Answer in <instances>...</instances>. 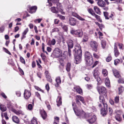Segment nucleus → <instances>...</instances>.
Masks as SVG:
<instances>
[{
	"instance_id": "7c9ffc66",
	"label": "nucleus",
	"mask_w": 124,
	"mask_h": 124,
	"mask_svg": "<svg viewBox=\"0 0 124 124\" xmlns=\"http://www.w3.org/2000/svg\"><path fill=\"white\" fill-rule=\"evenodd\" d=\"M105 83L107 86H109L110 85V82L108 78H106L105 80Z\"/></svg>"
},
{
	"instance_id": "0eeeda50",
	"label": "nucleus",
	"mask_w": 124,
	"mask_h": 124,
	"mask_svg": "<svg viewBox=\"0 0 124 124\" xmlns=\"http://www.w3.org/2000/svg\"><path fill=\"white\" fill-rule=\"evenodd\" d=\"M68 46V53L70 56H71V51L70 49L72 48L73 47V42L72 40H69L67 42Z\"/></svg>"
},
{
	"instance_id": "20e7f679",
	"label": "nucleus",
	"mask_w": 124,
	"mask_h": 124,
	"mask_svg": "<svg viewBox=\"0 0 124 124\" xmlns=\"http://www.w3.org/2000/svg\"><path fill=\"white\" fill-rule=\"evenodd\" d=\"M97 89L100 94H102L106 96L107 95V91L106 88L104 87L103 86L100 87L97 86Z\"/></svg>"
},
{
	"instance_id": "412c9836",
	"label": "nucleus",
	"mask_w": 124,
	"mask_h": 124,
	"mask_svg": "<svg viewBox=\"0 0 124 124\" xmlns=\"http://www.w3.org/2000/svg\"><path fill=\"white\" fill-rule=\"evenodd\" d=\"M74 89L76 90L77 93L79 94L82 93V90L79 86H77L74 87Z\"/></svg>"
},
{
	"instance_id": "e433bc0d",
	"label": "nucleus",
	"mask_w": 124,
	"mask_h": 124,
	"mask_svg": "<svg viewBox=\"0 0 124 124\" xmlns=\"http://www.w3.org/2000/svg\"><path fill=\"white\" fill-rule=\"evenodd\" d=\"M94 16H95V17L96 18L98 21H99L101 22H102V20L101 19L100 16H99L95 14V15H94Z\"/></svg>"
},
{
	"instance_id": "aec40b11",
	"label": "nucleus",
	"mask_w": 124,
	"mask_h": 124,
	"mask_svg": "<svg viewBox=\"0 0 124 124\" xmlns=\"http://www.w3.org/2000/svg\"><path fill=\"white\" fill-rule=\"evenodd\" d=\"M37 8L36 6H33L30 8V10L29 12L31 13H32L35 12L37 9Z\"/></svg>"
},
{
	"instance_id": "7ed1b4c3",
	"label": "nucleus",
	"mask_w": 124,
	"mask_h": 124,
	"mask_svg": "<svg viewBox=\"0 0 124 124\" xmlns=\"http://www.w3.org/2000/svg\"><path fill=\"white\" fill-rule=\"evenodd\" d=\"M70 32L72 34H75L80 37H82L83 35L82 31L80 30H75L72 29L70 30Z\"/></svg>"
},
{
	"instance_id": "5fc2aeb1",
	"label": "nucleus",
	"mask_w": 124,
	"mask_h": 124,
	"mask_svg": "<svg viewBox=\"0 0 124 124\" xmlns=\"http://www.w3.org/2000/svg\"><path fill=\"white\" fill-rule=\"evenodd\" d=\"M3 49L4 50L5 52L9 54L10 55L11 54L10 52L5 47H3Z\"/></svg>"
},
{
	"instance_id": "4d7b16f0",
	"label": "nucleus",
	"mask_w": 124,
	"mask_h": 124,
	"mask_svg": "<svg viewBox=\"0 0 124 124\" xmlns=\"http://www.w3.org/2000/svg\"><path fill=\"white\" fill-rule=\"evenodd\" d=\"M47 3V5H48L49 6H51L52 5V4L51 2V0H48V2Z\"/></svg>"
},
{
	"instance_id": "1a4fd4ad",
	"label": "nucleus",
	"mask_w": 124,
	"mask_h": 124,
	"mask_svg": "<svg viewBox=\"0 0 124 124\" xmlns=\"http://www.w3.org/2000/svg\"><path fill=\"white\" fill-rule=\"evenodd\" d=\"M72 106L73 110L76 114L77 116H79L81 115V112L80 110L78 109L75 103H72Z\"/></svg>"
},
{
	"instance_id": "c756f323",
	"label": "nucleus",
	"mask_w": 124,
	"mask_h": 124,
	"mask_svg": "<svg viewBox=\"0 0 124 124\" xmlns=\"http://www.w3.org/2000/svg\"><path fill=\"white\" fill-rule=\"evenodd\" d=\"M76 99L78 100H79L83 103H84V102L83 98L80 95H77L76 96Z\"/></svg>"
},
{
	"instance_id": "2eb2a0df",
	"label": "nucleus",
	"mask_w": 124,
	"mask_h": 124,
	"mask_svg": "<svg viewBox=\"0 0 124 124\" xmlns=\"http://www.w3.org/2000/svg\"><path fill=\"white\" fill-rule=\"evenodd\" d=\"M95 0L97 1V3L100 7H104L106 5L105 2L103 0Z\"/></svg>"
},
{
	"instance_id": "cd10ccee",
	"label": "nucleus",
	"mask_w": 124,
	"mask_h": 124,
	"mask_svg": "<svg viewBox=\"0 0 124 124\" xmlns=\"http://www.w3.org/2000/svg\"><path fill=\"white\" fill-rule=\"evenodd\" d=\"M12 111L17 115H19L22 113V111L21 110H16L14 108L12 109Z\"/></svg>"
},
{
	"instance_id": "f3484780",
	"label": "nucleus",
	"mask_w": 124,
	"mask_h": 124,
	"mask_svg": "<svg viewBox=\"0 0 124 124\" xmlns=\"http://www.w3.org/2000/svg\"><path fill=\"white\" fill-rule=\"evenodd\" d=\"M87 64L89 66L91 65L93 63V60L92 57L90 58H89L85 59Z\"/></svg>"
},
{
	"instance_id": "ea45409f",
	"label": "nucleus",
	"mask_w": 124,
	"mask_h": 124,
	"mask_svg": "<svg viewBox=\"0 0 124 124\" xmlns=\"http://www.w3.org/2000/svg\"><path fill=\"white\" fill-rule=\"evenodd\" d=\"M32 124H37V122L36 118H33L31 121Z\"/></svg>"
},
{
	"instance_id": "5701e85b",
	"label": "nucleus",
	"mask_w": 124,
	"mask_h": 124,
	"mask_svg": "<svg viewBox=\"0 0 124 124\" xmlns=\"http://www.w3.org/2000/svg\"><path fill=\"white\" fill-rule=\"evenodd\" d=\"M113 73L114 76L117 78H119L120 76L118 71L117 70L114 69L113 70Z\"/></svg>"
},
{
	"instance_id": "9b49d317",
	"label": "nucleus",
	"mask_w": 124,
	"mask_h": 124,
	"mask_svg": "<svg viewBox=\"0 0 124 124\" xmlns=\"http://www.w3.org/2000/svg\"><path fill=\"white\" fill-rule=\"evenodd\" d=\"M99 101L100 103H99V102L98 106L100 108L102 107V105L104 106V105L105 104H107L104 101V99L103 96L102 95H101L99 98Z\"/></svg>"
},
{
	"instance_id": "864d4df0",
	"label": "nucleus",
	"mask_w": 124,
	"mask_h": 124,
	"mask_svg": "<svg viewBox=\"0 0 124 124\" xmlns=\"http://www.w3.org/2000/svg\"><path fill=\"white\" fill-rule=\"evenodd\" d=\"M120 60L118 59H117L114 60V64L116 65L117 63H119Z\"/></svg>"
},
{
	"instance_id": "473e14b6",
	"label": "nucleus",
	"mask_w": 124,
	"mask_h": 124,
	"mask_svg": "<svg viewBox=\"0 0 124 124\" xmlns=\"http://www.w3.org/2000/svg\"><path fill=\"white\" fill-rule=\"evenodd\" d=\"M116 119V120L118 121H120L121 120V118L120 115L117 114L115 116Z\"/></svg>"
},
{
	"instance_id": "dca6fc26",
	"label": "nucleus",
	"mask_w": 124,
	"mask_h": 124,
	"mask_svg": "<svg viewBox=\"0 0 124 124\" xmlns=\"http://www.w3.org/2000/svg\"><path fill=\"white\" fill-rule=\"evenodd\" d=\"M117 43H115L114 45V53L115 56L116 57H117L119 55L120 53L117 49L116 45H117Z\"/></svg>"
},
{
	"instance_id": "b1692460",
	"label": "nucleus",
	"mask_w": 124,
	"mask_h": 124,
	"mask_svg": "<svg viewBox=\"0 0 124 124\" xmlns=\"http://www.w3.org/2000/svg\"><path fill=\"white\" fill-rule=\"evenodd\" d=\"M56 43V41L55 39H53L52 40L49 41L47 43V44L49 46L52 45H54Z\"/></svg>"
},
{
	"instance_id": "6e6552de",
	"label": "nucleus",
	"mask_w": 124,
	"mask_h": 124,
	"mask_svg": "<svg viewBox=\"0 0 124 124\" xmlns=\"http://www.w3.org/2000/svg\"><path fill=\"white\" fill-rule=\"evenodd\" d=\"M88 116L89 117L92 116L91 118L87 120V121L89 123L93 124L95 122L96 119V118L95 116L93 115L92 113H89L88 114Z\"/></svg>"
},
{
	"instance_id": "a18cd8bd",
	"label": "nucleus",
	"mask_w": 124,
	"mask_h": 124,
	"mask_svg": "<svg viewBox=\"0 0 124 124\" xmlns=\"http://www.w3.org/2000/svg\"><path fill=\"white\" fill-rule=\"evenodd\" d=\"M115 103H119V97L116 96L115 98Z\"/></svg>"
},
{
	"instance_id": "e2e57ef3",
	"label": "nucleus",
	"mask_w": 124,
	"mask_h": 124,
	"mask_svg": "<svg viewBox=\"0 0 124 124\" xmlns=\"http://www.w3.org/2000/svg\"><path fill=\"white\" fill-rule=\"evenodd\" d=\"M99 27L101 30L104 27V25L101 23L99 25Z\"/></svg>"
},
{
	"instance_id": "0e129e2a",
	"label": "nucleus",
	"mask_w": 124,
	"mask_h": 124,
	"mask_svg": "<svg viewBox=\"0 0 124 124\" xmlns=\"http://www.w3.org/2000/svg\"><path fill=\"white\" fill-rule=\"evenodd\" d=\"M16 94L18 97H20L21 96V93L19 91H17L16 92Z\"/></svg>"
},
{
	"instance_id": "680f3d73",
	"label": "nucleus",
	"mask_w": 124,
	"mask_h": 124,
	"mask_svg": "<svg viewBox=\"0 0 124 124\" xmlns=\"http://www.w3.org/2000/svg\"><path fill=\"white\" fill-rule=\"evenodd\" d=\"M4 28L3 26H2L0 27V32H2L4 30Z\"/></svg>"
},
{
	"instance_id": "a19ab883",
	"label": "nucleus",
	"mask_w": 124,
	"mask_h": 124,
	"mask_svg": "<svg viewBox=\"0 0 124 124\" xmlns=\"http://www.w3.org/2000/svg\"><path fill=\"white\" fill-rule=\"evenodd\" d=\"M88 37L86 36H84L83 37L82 41L83 42H86L88 40Z\"/></svg>"
},
{
	"instance_id": "13d9d810",
	"label": "nucleus",
	"mask_w": 124,
	"mask_h": 124,
	"mask_svg": "<svg viewBox=\"0 0 124 124\" xmlns=\"http://www.w3.org/2000/svg\"><path fill=\"white\" fill-rule=\"evenodd\" d=\"M59 31L58 29L57 28H55L52 30V32H58Z\"/></svg>"
},
{
	"instance_id": "393cba45",
	"label": "nucleus",
	"mask_w": 124,
	"mask_h": 124,
	"mask_svg": "<svg viewBox=\"0 0 124 124\" xmlns=\"http://www.w3.org/2000/svg\"><path fill=\"white\" fill-rule=\"evenodd\" d=\"M62 99L60 96H58L56 100L57 104V106H59L62 104Z\"/></svg>"
},
{
	"instance_id": "f8f14e48",
	"label": "nucleus",
	"mask_w": 124,
	"mask_h": 124,
	"mask_svg": "<svg viewBox=\"0 0 124 124\" xmlns=\"http://www.w3.org/2000/svg\"><path fill=\"white\" fill-rule=\"evenodd\" d=\"M69 23L71 25L74 26L78 23V21L75 18L70 17L69 19Z\"/></svg>"
},
{
	"instance_id": "8fccbe9b",
	"label": "nucleus",
	"mask_w": 124,
	"mask_h": 124,
	"mask_svg": "<svg viewBox=\"0 0 124 124\" xmlns=\"http://www.w3.org/2000/svg\"><path fill=\"white\" fill-rule=\"evenodd\" d=\"M47 80L50 82H52V79L51 78V77L50 76H48V77H46Z\"/></svg>"
},
{
	"instance_id": "6ab92c4d",
	"label": "nucleus",
	"mask_w": 124,
	"mask_h": 124,
	"mask_svg": "<svg viewBox=\"0 0 124 124\" xmlns=\"http://www.w3.org/2000/svg\"><path fill=\"white\" fill-rule=\"evenodd\" d=\"M55 81L56 82V84L55 85L56 87H58L59 86V85L61 83V82L60 77H57L55 79Z\"/></svg>"
},
{
	"instance_id": "3c124183",
	"label": "nucleus",
	"mask_w": 124,
	"mask_h": 124,
	"mask_svg": "<svg viewBox=\"0 0 124 124\" xmlns=\"http://www.w3.org/2000/svg\"><path fill=\"white\" fill-rule=\"evenodd\" d=\"M28 108L30 110H31L33 108L31 104H29L28 106Z\"/></svg>"
},
{
	"instance_id": "37998d69",
	"label": "nucleus",
	"mask_w": 124,
	"mask_h": 124,
	"mask_svg": "<svg viewBox=\"0 0 124 124\" xmlns=\"http://www.w3.org/2000/svg\"><path fill=\"white\" fill-rule=\"evenodd\" d=\"M76 17L78 19L81 21H84L85 20V19L84 18H83L79 15H77Z\"/></svg>"
},
{
	"instance_id": "39448f33",
	"label": "nucleus",
	"mask_w": 124,
	"mask_h": 124,
	"mask_svg": "<svg viewBox=\"0 0 124 124\" xmlns=\"http://www.w3.org/2000/svg\"><path fill=\"white\" fill-rule=\"evenodd\" d=\"M62 52L61 50L58 48H55L53 52L54 55L56 57H58L62 56Z\"/></svg>"
},
{
	"instance_id": "79ce46f5",
	"label": "nucleus",
	"mask_w": 124,
	"mask_h": 124,
	"mask_svg": "<svg viewBox=\"0 0 124 124\" xmlns=\"http://www.w3.org/2000/svg\"><path fill=\"white\" fill-rule=\"evenodd\" d=\"M56 16L57 17H58L59 18L62 20H63L65 19V17L64 16L61 15L59 14H57Z\"/></svg>"
},
{
	"instance_id": "49530a36",
	"label": "nucleus",
	"mask_w": 124,
	"mask_h": 124,
	"mask_svg": "<svg viewBox=\"0 0 124 124\" xmlns=\"http://www.w3.org/2000/svg\"><path fill=\"white\" fill-rule=\"evenodd\" d=\"M20 61L23 63L24 64H25V62L23 58L22 57H20Z\"/></svg>"
},
{
	"instance_id": "774afa93",
	"label": "nucleus",
	"mask_w": 124,
	"mask_h": 124,
	"mask_svg": "<svg viewBox=\"0 0 124 124\" xmlns=\"http://www.w3.org/2000/svg\"><path fill=\"white\" fill-rule=\"evenodd\" d=\"M117 43V45H118V46H119V48H120V49H122V47H123V45L122 44H119L118 43Z\"/></svg>"
},
{
	"instance_id": "a211bd4d",
	"label": "nucleus",
	"mask_w": 124,
	"mask_h": 124,
	"mask_svg": "<svg viewBox=\"0 0 124 124\" xmlns=\"http://www.w3.org/2000/svg\"><path fill=\"white\" fill-rule=\"evenodd\" d=\"M40 113L43 119H45L47 117V115L46 112L44 110H42L40 111Z\"/></svg>"
},
{
	"instance_id": "ddd939ff",
	"label": "nucleus",
	"mask_w": 124,
	"mask_h": 124,
	"mask_svg": "<svg viewBox=\"0 0 124 124\" xmlns=\"http://www.w3.org/2000/svg\"><path fill=\"white\" fill-rule=\"evenodd\" d=\"M57 7L55 8V7H52L51 8V10L52 12L54 13H58L59 11H61V10L60 9L58 8L59 5L60 6V4L59 3H57Z\"/></svg>"
},
{
	"instance_id": "6e6d98bb",
	"label": "nucleus",
	"mask_w": 124,
	"mask_h": 124,
	"mask_svg": "<svg viewBox=\"0 0 124 124\" xmlns=\"http://www.w3.org/2000/svg\"><path fill=\"white\" fill-rule=\"evenodd\" d=\"M109 114L110 115H111L113 112V110L112 108H109L108 109Z\"/></svg>"
},
{
	"instance_id": "338daca9",
	"label": "nucleus",
	"mask_w": 124,
	"mask_h": 124,
	"mask_svg": "<svg viewBox=\"0 0 124 124\" xmlns=\"http://www.w3.org/2000/svg\"><path fill=\"white\" fill-rule=\"evenodd\" d=\"M4 116L6 120H8V119L9 118L7 116V113L6 112L5 113H4Z\"/></svg>"
},
{
	"instance_id": "4be33fe9",
	"label": "nucleus",
	"mask_w": 124,
	"mask_h": 124,
	"mask_svg": "<svg viewBox=\"0 0 124 124\" xmlns=\"http://www.w3.org/2000/svg\"><path fill=\"white\" fill-rule=\"evenodd\" d=\"M13 121L15 123L18 124L19 122V120L18 118L16 116H14L12 117Z\"/></svg>"
},
{
	"instance_id": "f257e3e1",
	"label": "nucleus",
	"mask_w": 124,
	"mask_h": 124,
	"mask_svg": "<svg viewBox=\"0 0 124 124\" xmlns=\"http://www.w3.org/2000/svg\"><path fill=\"white\" fill-rule=\"evenodd\" d=\"M75 49L73 52L77 64L79 63L81 61L82 51L80 45L77 44L75 46Z\"/></svg>"
},
{
	"instance_id": "bf43d9fd",
	"label": "nucleus",
	"mask_w": 124,
	"mask_h": 124,
	"mask_svg": "<svg viewBox=\"0 0 124 124\" xmlns=\"http://www.w3.org/2000/svg\"><path fill=\"white\" fill-rule=\"evenodd\" d=\"M7 107L9 109L12 110V109H13V108L12 106L10 104H8Z\"/></svg>"
},
{
	"instance_id": "052dcab7",
	"label": "nucleus",
	"mask_w": 124,
	"mask_h": 124,
	"mask_svg": "<svg viewBox=\"0 0 124 124\" xmlns=\"http://www.w3.org/2000/svg\"><path fill=\"white\" fill-rule=\"evenodd\" d=\"M28 31V28H26L24 31V32L22 34L25 35Z\"/></svg>"
},
{
	"instance_id": "c03bdc74",
	"label": "nucleus",
	"mask_w": 124,
	"mask_h": 124,
	"mask_svg": "<svg viewBox=\"0 0 124 124\" xmlns=\"http://www.w3.org/2000/svg\"><path fill=\"white\" fill-rule=\"evenodd\" d=\"M76 17L78 19L81 21H84L85 20V19L84 18H83L79 15H77Z\"/></svg>"
},
{
	"instance_id": "423d86ee",
	"label": "nucleus",
	"mask_w": 124,
	"mask_h": 124,
	"mask_svg": "<svg viewBox=\"0 0 124 124\" xmlns=\"http://www.w3.org/2000/svg\"><path fill=\"white\" fill-rule=\"evenodd\" d=\"M90 45L93 50L95 52L97 51L98 46V44L96 42L91 41L89 43Z\"/></svg>"
},
{
	"instance_id": "9d476101",
	"label": "nucleus",
	"mask_w": 124,
	"mask_h": 124,
	"mask_svg": "<svg viewBox=\"0 0 124 124\" xmlns=\"http://www.w3.org/2000/svg\"><path fill=\"white\" fill-rule=\"evenodd\" d=\"M101 113L103 116L106 115L107 112V104H105L103 108H102L101 110Z\"/></svg>"
},
{
	"instance_id": "de8ad7c7",
	"label": "nucleus",
	"mask_w": 124,
	"mask_h": 124,
	"mask_svg": "<svg viewBox=\"0 0 124 124\" xmlns=\"http://www.w3.org/2000/svg\"><path fill=\"white\" fill-rule=\"evenodd\" d=\"M118 82L119 83H124V80L123 79L120 78L118 80Z\"/></svg>"
},
{
	"instance_id": "4468645a",
	"label": "nucleus",
	"mask_w": 124,
	"mask_h": 124,
	"mask_svg": "<svg viewBox=\"0 0 124 124\" xmlns=\"http://www.w3.org/2000/svg\"><path fill=\"white\" fill-rule=\"evenodd\" d=\"M31 95V93L30 91L26 89L25 90L24 97L25 99L27 100L29 99Z\"/></svg>"
},
{
	"instance_id": "c85d7f7f",
	"label": "nucleus",
	"mask_w": 124,
	"mask_h": 124,
	"mask_svg": "<svg viewBox=\"0 0 124 124\" xmlns=\"http://www.w3.org/2000/svg\"><path fill=\"white\" fill-rule=\"evenodd\" d=\"M0 108L2 112L5 111L7 109L6 107L4 105L2 104L0 105Z\"/></svg>"
},
{
	"instance_id": "69168bd1",
	"label": "nucleus",
	"mask_w": 124,
	"mask_h": 124,
	"mask_svg": "<svg viewBox=\"0 0 124 124\" xmlns=\"http://www.w3.org/2000/svg\"><path fill=\"white\" fill-rule=\"evenodd\" d=\"M35 94L36 96L38 97L40 100H41V98L40 97V95L39 93L38 92H35Z\"/></svg>"
},
{
	"instance_id": "f03ea898",
	"label": "nucleus",
	"mask_w": 124,
	"mask_h": 124,
	"mask_svg": "<svg viewBox=\"0 0 124 124\" xmlns=\"http://www.w3.org/2000/svg\"><path fill=\"white\" fill-rule=\"evenodd\" d=\"M100 73L98 71L97 69H95L94 70L93 73V76L98 82L97 85H100L102 83V81L100 78L99 77Z\"/></svg>"
},
{
	"instance_id": "09e8293b",
	"label": "nucleus",
	"mask_w": 124,
	"mask_h": 124,
	"mask_svg": "<svg viewBox=\"0 0 124 124\" xmlns=\"http://www.w3.org/2000/svg\"><path fill=\"white\" fill-rule=\"evenodd\" d=\"M112 59V57L111 56H109L106 59V61L108 62H109Z\"/></svg>"
},
{
	"instance_id": "a878e982",
	"label": "nucleus",
	"mask_w": 124,
	"mask_h": 124,
	"mask_svg": "<svg viewBox=\"0 0 124 124\" xmlns=\"http://www.w3.org/2000/svg\"><path fill=\"white\" fill-rule=\"evenodd\" d=\"M92 57L91 54L88 52H86L85 54V59L89 58H90Z\"/></svg>"
},
{
	"instance_id": "2f4dec72",
	"label": "nucleus",
	"mask_w": 124,
	"mask_h": 124,
	"mask_svg": "<svg viewBox=\"0 0 124 124\" xmlns=\"http://www.w3.org/2000/svg\"><path fill=\"white\" fill-rule=\"evenodd\" d=\"M118 90L119 92V94L122 93L124 90V88L122 86H120V87L118 88Z\"/></svg>"
},
{
	"instance_id": "72a5a7b5",
	"label": "nucleus",
	"mask_w": 124,
	"mask_h": 124,
	"mask_svg": "<svg viewBox=\"0 0 124 124\" xmlns=\"http://www.w3.org/2000/svg\"><path fill=\"white\" fill-rule=\"evenodd\" d=\"M88 12L93 16L95 15V13L92 9L91 8L88 9Z\"/></svg>"
},
{
	"instance_id": "58836bf2",
	"label": "nucleus",
	"mask_w": 124,
	"mask_h": 124,
	"mask_svg": "<svg viewBox=\"0 0 124 124\" xmlns=\"http://www.w3.org/2000/svg\"><path fill=\"white\" fill-rule=\"evenodd\" d=\"M102 73L104 76H106L108 74L107 71L105 69L102 70Z\"/></svg>"
},
{
	"instance_id": "603ef678",
	"label": "nucleus",
	"mask_w": 124,
	"mask_h": 124,
	"mask_svg": "<svg viewBox=\"0 0 124 124\" xmlns=\"http://www.w3.org/2000/svg\"><path fill=\"white\" fill-rule=\"evenodd\" d=\"M86 86L88 89H90L92 88L93 87V85H92L91 84H87L86 85Z\"/></svg>"
},
{
	"instance_id": "bb28decb",
	"label": "nucleus",
	"mask_w": 124,
	"mask_h": 124,
	"mask_svg": "<svg viewBox=\"0 0 124 124\" xmlns=\"http://www.w3.org/2000/svg\"><path fill=\"white\" fill-rule=\"evenodd\" d=\"M94 9L95 12L97 14L100 15L101 14V12L99 8L96 6H95L94 7Z\"/></svg>"
},
{
	"instance_id": "4c0bfd02",
	"label": "nucleus",
	"mask_w": 124,
	"mask_h": 124,
	"mask_svg": "<svg viewBox=\"0 0 124 124\" xmlns=\"http://www.w3.org/2000/svg\"><path fill=\"white\" fill-rule=\"evenodd\" d=\"M101 46L102 48H104L106 45V42L104 40H102L101 43Z\"/></svg>"
},
{
	"instance_id": "c9c22d12",
	"label": "nucleus",
	"mask_w": 124,
	"mask_h": 124,
	"mask_svg": "<svg viewBox=\"0 0 124 124\" xmlns=\"http://www.w3.org/2000/svg\"><path fill=\"white\" fill-rule=\"evenodd\" d=\"M103 14L105 19H109L108 13L107 12H104Z\"/></svg>"
},
{
	"instance_id": "f704fd0d",
	"label": "nucleus",
	"mask_w": 124,
	"mask_h": 124,
	"mask_svg": "<svg viewBox=\"0 0 124 124\" xmlns=\"http://www.w3.org/2000/svg\"><path fill=\"white\" fill-rule=\"evenodd\" d=\"M70 65L71 64L69 63H68L67 64L66 69V70L68 72H69L70 71Z\"/></svg>"
}]
</instances>
